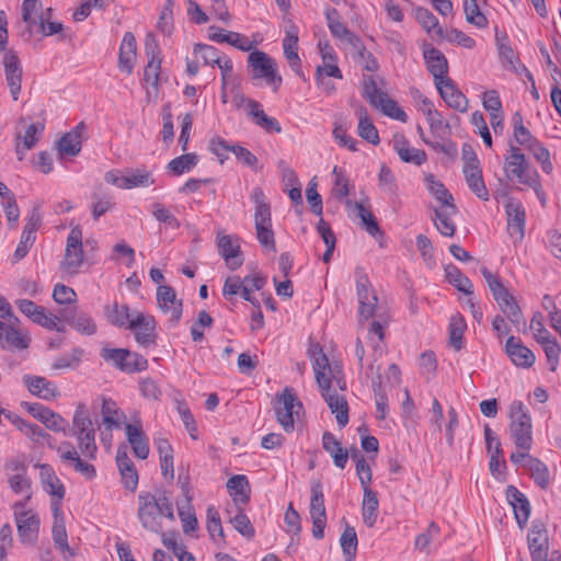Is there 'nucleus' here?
<instances>
[{
    "label": "nucleus",
    "instance_id": "nucleus-6",
    "mask_svg": "<svg viewBox=\"0 0 561 561\" xmlns=\"http://www.w3.org/2000/svg\"><path fill=\"white\" fill-rule=\"evenodd\" d=\"M28 332L21 327L18 317L10 310L0 313V347L10 351H23L30 346Z\"/></svg>",
    "mask_w": 561,
    "mask_h": 561
},
{
    "label": "nucleus",
    "instance_id": "nucleus-12",
    "mask_svg": "<svg viewBox=\"0 0 561 561\" xmlns=\"http://www.w3.org/2000/svg\"><path fill=\"white\" fill-rule=\"evenodd\" d=\"M101 357L121 371L133 374L146 370L148 360L140 354L126 348L103 347Z\"/></svg>",
    "mask_w": 561,
    "mask_h": 561
},
{
    "label": "nucleus",
    "instance_id": "nucleus-19",
    "mask_svg": "<svg viewBox=\"0 0 561 561\" xmlns=\"http://www.w3.org/2000/svg\"><path fill=\"white\" fill-rule=\"evenodd\" d=\"M140 346H149L156 341V320L154 317L138 311L129 323V329Z\"/></svg>",
    "mask_w": 561,
    "mask_h": 561
},
{
    "label": "nucleus",
    "instance_id": "nucleus-31",
    "mask_svg": "<svg viewBox=\"0 0 561 561\" xmlns=\"http://www.w3.org/2000/svg\"><path fill=\"white\" fill-rule=\"evenodd\" d=\"M116 465L122 477V483L129 491H135L138 485V473L127 455L125 445H121L116 451Z\"/></svg>",
    "mask_w": 561,
    "mask_h": 561
},
{
    "label": "nucleus",
    "instance_id": "nucleus-44",
    "mask_svg": "<svg viewBox=\"0 0 561 561\" xmlns=\"http://www.w3.org/2000/svg\"><path fill=\"white\" fill-rule=\"evenodd\" d=\"M463 174L471 192L474 193L480 199L488 201L490 195L482 176L481 168H463Z\"/></svg>",
    "mask_w": 561,
    "mask_h": 561
},
{
    "label": "nucleus",
    "instance_id": "nucleus-62",
    "mask_svg": "<svg viewBox=\"0 0 561 561\" xmlns=\"http://www.w3.org/2000/svg\"><path fill=\"white\" fill-rule=\"evenodd\" d=\"M53 540L56 546L67 558L66 553H68V557H72L73 552L68 543V535L66 530L65 520H59V523H53Z\"/></svg>",
    "mask_w": 561,
    "mask_h": 561
},
{
    "label": "nucleus",
    "instance_id": "nucleus-41",
    "mask_svg": "<svg viewBox=\"0 0 561 561\" xmlns=\"http://www.w3.org/2000/svg\"><path fill=\"white\" fill-rule=\"evenodd\" d=\"M227 489L236 505L245 504L250 499V484L244 474H236L227 481Z\"/></svg>",
    "mask_w": 561,
    "mask_h": 561
},
{
    "label": "nucleus",
    "instance_id": "nucleus-16",
    "mask_svg": "<svg viewBox=\"0 0 561 561\" xmlns=\"http://www.w3.org/2000/svg\"><path fill=\"white\" fill-rule=\"evenodd\" d=\"M309 514L312 522V536L316 539H322L327 525V513L322 485L319 482L311 485Z\"/></svg>",
    "mask_w": 561,
    "mask_h": 561
},
{
    "label": "nucleus",
    "instance_id": "nucleus-28",
    "mask_svg": "<svg viewBox=\"0 0 561 561\" xmlns=\"http://www.w3.org/2000/svg\"><path fill=\"white\" fill-rule=\"evenodd\" d=\"M27 411L39 422H42L48 430L54 432L66 433L68 422L60 414L51 409L41 404L33 403L28 407Z\"/></svg>",
    "mask_w": 561,
    "mask_h": 561
},
{
    "label": "nucleus",
    "instance_id": "nucleus-61",
    "mask_svg": "<svg viewBox=\"0 0 561 561\" xmlns=\"http://www.w3.org/2000/svg\"><path fill=\"white\" fill-rule=\"evenodd\" d=\"M376 108H379L385 115L397 119L399 122L405 123L408 121L407 113L398 105V103L391 100L386 93L380 102L375 105Z\"/></svg>",
    "mask_w": 561,
    "mask_h": 561
},
{
    "label": "nucleus",
    "instance_id": "nucleus-33",
    "mask_svg": "<svg viewBox=\"0 0 561 561\" xmlns=\"http://www.w3.org/2000/svg\"><path fill=\"white\" fill-rule=\"evenodd\" d=\"M298 26L290 24L286 28L285 37L283 39V49L289 66L299 75L301 70V61L298 56Z\"/></svg>",
    "mask_w": 561,
    "mask_h": 561
},
{
    "label": "nucleus",
    "instance_id": "nucleus-9",
    "mask_svg": "<svg viewBox=\"0 0 561 561\" xmlns=\"http://www.w3.org/2000/svg\"><path fill=\"white\" fill-rule=\"evenodd\" d=\"M504 173L508 181L518 184H535L538 172L533 169L525 154L514 145L510 146L508 153L504 159Z\"/></svg>",
    "mask_w": 561,
    "mask_h": 561
},
{
    "label": "nucleus",
    "instance_id": "nucleus-4",
    "mask_svg": "<svg viewBox=\"0 0 561 561\" xmlns=\"http://www.w3.org/2000/svg\"><path fill=\"white\" fill-rule=\"evenodd\" d=\"M72 435L76 436L81 455L88 460H94L98 454L95 428L87 407L77 405L72 417Z\"/></svg>",
    "mask_w": 561,
    "mask_h": 561
},
{
    "label": "nucleus",
    "instance_id": "nucleus-53",
    "mask_svg": "<svg viewBox=\"0 0 561 561\" xmlns=\"http://www.w3.org/2000/svg\"><path fill=\"white\" fill-rule=\"evenodd\" d=\"M419 110L426 117L430 128L433 133H438L445 125L442 114L436 110L433 102L427 98H423L419 105Z\"/></svg>",
    "mask_w": 561,
    "mask_h": 561
},
{
    "label": "nucleus",
    "instance_id": "nucleus-50",
    "mask_svg": "<svg viewBox=\"0 0 561 561\" xmlns=\"http://www.w3.org/2000/svg\"><path fill=\"white\" fill-rule=\"evenodd\" d=\"M456 205L445 206L435 210L436 219L435 226L437 230L445 237H453L456 231L455 224L450 220V217L456 215Z\"/></svg>",
    "mask_w": 561,
    "mask_h": 561
},
{
    "label": "nucleus",
    "instance_id": "nucleus-11",
    "mask_svg": "<svg viewBox=\"0 0 561 561\" xmlns=\"http://www.w3.org/2000/svg\"><path fill=\"white\" fill-rule=\"evenodd\" d=\"M104 180L121 190L148 187L156 182L152 172L146 168L126 169L125 171L111 170L105 173Z\"/></svg>",
    "mask_w": 561,
    "mask_h": 561
},
{
    "label": "nucleus",
    "instance_id": "nucleus-29",
    "mask_svg": "<svg viewBox=\"0 0 561 561\" xmlns=\"http://www.w3.org/2000/svg\"><path fill=\"white\" fill-rule=\"evenodd\" d=\"M327 24L333 37L348 44L353 48L360 46V39L340 20L339 12L335 9L328 10L325 13Z\"/></svg>",
    "mask_w": 561,
    "mask_h": 561
},
{
    "label": "nucleus",
    "instance_id": "nucleus-27",
    "mask_svg": "<svg viewBox=\"0 0 561 561\" xmlns=\"http://www.w3.org/2000/svg\"><path fill=\"white\" fill-rule=\"evenodd\" d=\"M507 232L511 238L520 241L525 234L526 213L519 202H508L505 206Z\"/></svg>",
    "mask_w": 561,
    "mask_h": 561
},
{
    "label": "nucleus",
    "instance_id": "nucleus-42",
    "mask_svg": "<svg viewBox=\"0 0 561 561\" xmlns=\"http://www.w3.org/2000/svg\"><path fill=\"white\" fill-rule=\"evenodd\" d=\"M524 468L528 471L536 485L542 490L549 488L552 476L546 463L534 457L528 458V463H525Z\"/></svg>",
    "mask_w": 561,
    "mask_h": 561
},
{
    "label": "nucleus",
    "instance_id": "nucleus-40",
    "mask_svg": "<svg viewBox=\"0 0 561 561\" xmlns=\"http://www.w3.org/2000/svg\"><path fill=\"white\" fill-rule=\"evenodd\" d=\"M218 250L230 270H237L242 265L243 260L240 255V247L234 244L229 236L218 237Z\"/></svg>",
    "mask_w": 561,
    "mask_h": 561
},
{
    "label": "nucleus",
    "instance_id": "nucleus-45",
    "mask_svg": "<svg viewBox=\"0 0 561 561\" xmlns=\"http://www.w3.org/2000/svg\"><path fill=\"white\" fill-rule=\"evenodd\" d=\"M485 1L486 0H463V12L467 23L479 30L486 28L489 25L488 18L480 8V2Z\"/></svg>",
    "mask_w": 561,
    "mask_h": 561
},
{
    "label": "nucleus",
    "instance_id": "nucleus-43",
    "mask_svg": "<svg viewBox=\"0 0 561 561\" xmlns=\"http://www.w3.org/2000/svg\"><path fill=\"white\" fill-rule=\"evenodd\" d=\"M248 115L253 119V122L265 129L268 133H280L282 127L276 118L267 116L262 108V105L254 101L250 103V107L247 110Z\"/></svg>",
    "mask_w": 561,
    "mask_h": 561
},
{
    "label": "nucleus",
    "instance_id": "nucleus-3",
    "mask_svg": "<svg viewBox=\"0 0 561 561\" xmlns=\"http://www.w3.org/2000/svg\"><path fill=\"white\" fill-rule=\"evenodd\" d=\"M481 274L484 277L493 298L497 302L502 312L515 325L519 327L525 324V319L522 310L510 290L504 286L501 278L493 274L488 267L481 268Z\"/></svg>",
    "mask_w": 561,
    "mask_h": 561
},
{
    "label": "nucleus",
    "instance_id": "nucleus-51",
    "mask_svg": "<svg viewBox=\"0 0 561 561\" xmlns=\"http://www.w3.org/2000/svg\"><path fill=\"white\" fill-rule=\"evenodd\" d=\"M424 182L427 191L443 205V207L454 205L453 195L448 192L443 182L435 178V175H425Z\"/></svg>",
    "mask_w": 561,
    "mask_h": 561
},
{
    "label": "nucleus",
    "instance_id": "nucleus-25",
    "mask_svg": "<svg viewBox=\"0 0 561 561\" xmlns=\"http://www.w3.org/2000/svg\"><path fill=\"white\" fill-rule=\"evenodd\" d=\"M423 57L428 72L434 78L435 84L448 79V61L439 49L427 46L423 50Z\"/></svg>",
    "mask_w": 561,
    "mask_h": 561
},
{
    "label": "nucleus",
    "instance_id": "nucleus-1",
    "mask_svg": "<svg viewBox=\"0 0 561 561\" xmlns=\"http://www.w3.org/2000/svg\"><path fill=\"white\" fill-rule=\"evenodd\" d=\"M309 356L321 396L335 415L340 427L348 423V404L345 399L346 381L340 366H331L319 344H311Z\"/></svg>",
    "mask_w": 561,
    "mask_h": 561
},
{
    "label": "nucleus",
    "instance_id": "nucleus-14",
    "mask_svg": "<svg viewBox=\"0 0 561 561\" xmlns=\"http://www.w3.org/2000/svg\"><path fill=\"white\" fill-rule=\"evenodd\" d=\"M18 535L23 543H33L37 539L41 519L37 513L26 510L25 503L15 502L12 505Z\"/></svg>",
    "mask_w": 561,
    "mask_h": 561
},
{
    "label": "nucleus",
    "instance_id": "nucleus-57",
    "mask_svg": "<svg viewBox=\"0 0 561 561\" xmlns=\"http://www.w3.org/2000/svg\"><path fill=\"white\" fill-rule=\"evenodd\" d=\"M64 319L68 321L77 331L85 335H92L96 332V324L93 319L84 313L69 314L65 313Z\"/></svg>",
    "mask_w": 561,
    "mask_h": 561
},
{
    "label": "nucleus",
    "instance_id": "nucleus-39",
    "mask_svg": "<svg viewBox=\"0 0 561 561\" xmlns=\"http://www.w3.org/2000/svg\"><path fill=\"white\" fill-rule=\"evenodd\" d=\"M322 447L328 454H330L335 467L340 469L345 468L348 460L347 449L342 447L340 440H337L331 432L327 431L323 433Z\"/></svg>",
    "mask_w": 561,
    "mask_h": 561
},
{
    "label": "nucleus",
    "instance_id": "nucleus-48",
    "mask_svg": "<svg viewBox=\"0 0 561 561\" xmlns=\"http://www.w3.org/2000/svg\"><path fill=\"white\" fill-rule=\"evenodd\" d=\"M467 330V322L460 313H455L450 317L448 333L449 344L455 351H460L463 347V334Z\"/></svg>",
    "mask_w": 561,
    "mask_h": 561
},
{
    "label": "nucleus",
    "instance_id": "nucleus-7",
    "mask_svg": "<svg viewBox=\"0 0 561 561\" xmlns=\"http://www.w3.org/2000/svg\"><path fill=\"white\" fill-rule=\"evenodd\" d=\"M510 432L519 449L529 450L533 445V425L530 414L522 401H514L510 407Z\"/></svg>",
    "mask_w": 561,
    "mask_h": 561
},
{
    "label": "nucleus",
    "instance_id": "nucleus-13",
    "mask_svg": "<svg viewBox=\"0 0 561 561\" xmlns=\"http://www.w3.org/2000/svg\"><path fill=\"white\" fill-rule=\"evenodd\" d=\"M274 410L277 422L285 432L289 433L294 431L295 420L302 411V403L291 388H285L280 394H277Z\"/></svg>",
    "mask_w": 561,
    "mask_h": 561
},
{
    "label": "nucleus",
    "instance_id": "nucleus-56",
    "mask_svg": "<svg viewBox=\"0 0 561 561\" xmlns=\"http://www.w3.org/2000/svg\"><path fill=\"white\" fill-rule=\"evenodd\" d=\"M445 271L446 277L451 285L466 295H472L473 286L471 280L457 266L448 265Z\"/></svg>",
    "mask_w": 561,
    "mask_h": 561
},
{
    "label": "nucleus",
    "instance_id": "nucleus-46",
    "mask_svg": "<svg viewBox=\"0 0 561 561\" xmlns=\"http://www.w3.org/2000/svg\"><path fill=\"white\" fill-rule=\"evenodd\" d=\"M356 113L358 116L357 131L359 137L373 145H378L380 141L379 134L373 121L369 118L366 108L360 106Z\"/></svg>",
    "mask_w": 561,
    "mask_h": 561
},
{
    "label": "nucleus",
    "instance_id": "nucleus-52",
    "mask_svg": "<svg viewBox=\"0 0 561 561\" xmlns=\"http://www.w3.org/2000/svg\"><path fill=\"white\" fill-rule=\"evenodd\" d=\"M394 149L400 159L404 162H411L421 165L426 161V153L422 149L409 147L404 139L394 141Z\"/></svg>",
    "mask_w": 561,
    "mask_h": 561
},
{
    "label": "nucleus",
    "instance_id": "nucleus-59",
    "mask_svg": "<svg viewBox=\"0 0 561 561\" xmlns=\"http://www.w3.org/2000/svg\"><path fill=\"white\" fill-rule=\"evenodd\" d=\"M218 68L221 72V89H220V99L224 104L229 102L228 99V85L232 81V71H233V64L231 58L224 55L221 60L218 62Z\"/></svg>",
    "mask_w": 561,
    "mask_h": 561
},
{
    "label": "nucleus",
    "instance_id": "nucleus-32",
    "mask_svg": "<svg viewBox=\"0 0 561 561\" xmlns=\"http://www.w3.org/2000/svg\"><path fill=\"white\" fill-rule=\"evenodd\" d=\"M137 56L136 38L131 32H126L123 36L118 53V69L126 75L134 70Z\"/></svg>",
    "mask_w": 561,
    "mask_h": 561
},
{
    "label": "nucleus",
    "instance_id": "nucleus-54",
    "mask_svg": "<svg viewBox=\"0 0 561 561\" xmlns=\"http://www.w3.org/2000/svg\"><path fill=\"white\" fill-rule=\"evenodd\" d=\"M43 129L44 126L39 123L27 126L22 137V144H16V153L20 160L23 159L26 151L31 150L36 145L38 136L42 134Z\"/></svg>",
    "mask_w": 561,
    "mask_h": 561
},
{
    "label": "nucleus",
    "instance_id": "nucleus-2",
    "mask_svg": "<svg viewBox=\"0 0 561 561\" xmlns=\"http://www.w3.org/2000/svg\"><path fill=\"white\" fill-rule=\"evenodd\" d=\"M137 517L141 526L152 533L159 534L174 523L173 505L164 494L140 492L137 497Z\"/></svg>",
    "mask_w": 561,
    "mask_h": 561
},
{
    "label": "nucleus",
    "instance_id": "nucleus-58",
    "mask_svg": "<svg viewBox=\"0 0 561 561\" xmlns=\"http://www.w3.org/2000/svg\"><path fill=\"white\" fill-rule=\"evenodd\" d=\"M198 162V157L195 153H186L172 159L168 163V169L174 175H181L190 172Z\"/></svg>",
    "mask_w": 561,
    "mask_h": 561
},
{
    "label": "nucleus",
    "instance_id": "nucleus-20",
    "mask_svg": "<svg viewBox=\"0 0 561 561\" xmlns=\"http://www.w3.org/2000/svg\"><path fill=\"white\" fill-rule=\"evenodd\" d=\"M527 543L531 561H548L549 537L542 524H533L527 535Z\"/></svg>",
    "mask_w": 561,
    "mask_h": 561
},
{
    "label": "nucleus",
    "instance_id": "nucleus-60",
    "mask_svg": "<svg viewBox=\"0 0 561 561\" xmlns=\"http://www.w3.org/2000/svg\"><path fill=\"white\" fill-rule=\"evenodd\" d=\"M340 545H341V548L343 550L346 561H354V559L356 557L358 540H357L356 531L353 527L347 526L344 529V531L340 538Z\"/></svg>",
    "mask_w": 561,
    "mask_h": 561
},
{
    "label": "nucleus",
    "instance_id": "nucleus-47",
    "mask_svg": "<svg viewBox=\"0 0 561 561\" xmlns=\"http://www.w3.org/2000/svg\"><path fill=\"white\" fill-rule=\"evenodd\" d=\"M83 124H79L75 129L62 136L58 142V149L61 154L76 156L81 150V131Z\"/></svg>",
    "mask_w": 561,
    "mask_h": 561
},
{
    "label": "nucleus",
    "instance_id": "nucleus-36",
    "mask_svg": "<svg viewBox=\"0 0 561 561\" xmlns=\"http://www.w3.org/2000/svg\"><path fill=\"white\" fill-rule=\"evenodd\" d=\"M138 311L130 309L127 305H119L117 302L104 307L106 320L114 327L125 329H129V323Z\"/></svg>",
    "mask_w": 561,
    "mask_h": 561
},
{
    "label": "nucleus",
    "instance_id": "nucleus-10",
    "mask_svg": "<svg viewBox=\"0 0 561 561\" xmlns=\"http://www.w3.org/2000/svg\"><path fill=\"white\" fill-rule=\"evenodd\" d=\"M83 236L79 226L71 228L67 240L65 254L60 261V272L64 276H75L80 273L84 264Z\"/></svg>",
    "mask_w": 561,
    "mask_h": 561
},
{
    "label": "nucleus",
    "instance_id": "nucleus-22",
    "mask_svg": "<svg viewBox=\"0 0 561 561\" xmlns=\"http://www.w3.org/2000/svg\"><path fill=\"white\" fill-rule=\"evenodd\" d=\"M146 54L149 60L144 70V83L147 88V93H150V88L154 91L158 90L159 77L161 70V58L159 56L160 50L156 41L147 39L146 42Z\"/></svg>",
    "mask_w": 561,
    "mask_h": 561
},
{
    "label": "nucleus",
    "instance_id": "nucleus-38",
    "mask_svg": "<svg viewBox=\"0 0 561 561\" xmlns=\"http://www.w3.org/2000/svg\"><path fill=\"white\" fill-rule=\"evenodd\" d=\"M41 483L45 492L53 497L62 500L65 496V486L60 479L56 476L54 469L49 465L39 466Z\"/></svg>",
    "mask_w": 561,
    "mask_h": 561
},
{
    "label": "nucleus",
    "instance_id": "nucleus-35",
    "mask_svg": "<svg viewBox=\"0 0 561 561\" xmlns=\"http://www.w3.org/2000/svg\"><path fill=\"white\" fill-rule=\"evenodd\" d=\"M209 39L217 43H227L242 51H249L252 48L250 39L237 32L224 31L220 27H209Z\"/></svg>",
    "mask_w": 561,
    "mask_h": 561
},
{
    "label": "nucleus",
    "instance_id": "nucleus-24",
    "mask_svg": "<svg viewBox=\"0 0 561 561\" xmlns=\"http://www.w3.org/2000/svg\"><path fill=\"white\" fill-rule=\"evenodd\" d=\"M3 68L7 84L14 101L19 99L22 84V67L19 57L12 50H9L3 56Z\"/></svg>",
    "mask_w": 561,
    "mask_h": 561
},
{
    "label": "nucleus",
    "instance_id": "nucleus-30",
    "mask_svg": "<svg viewBox=\"0 0 561 561\" xmlns=\"http://www.w3.org/2000/svg\"><path fill=\"white\" fill-rule=\"evenodd\" d=\"M435 87L437 88L442 99L446 102V104L449 107L461 113L468 110V99L456 87V84L450 78L436 83Z\"/></svg>",
    "mask_w": 561,
    "mask_h": 561
},
{
    "label": "nucleus",
    "instance_id": "nucleus-15",
    "mask_svg": "<svg viewBox=\"0 0 561 561\" xmlns=\"http://www.w3.org/2000/svg\"><path fill=\"white\" fill-rule=\"evenodd\" d=\"M356 294L359 305V319H370L375 314L378 298L371 288L367 275L358 271L356 272Z\"/></svg>",
    "mask_w": 561,
    "mask_h": 561
},
{
    "label": "nucleus",
    "instance_id": "nucleus-55",
    "mask_svg": "<svg viewBox=\"0 0 561 561\" xmlns=\"http://www.w3.org/2000/svg\"><path fill=\"white\" fill-rule=\"evenodd\" d=\"M512 122L514 127V139L517 144L529 149L533 145L538 142L528 128L524 126L520 113L516 112L512 117Z\"/></svg>",
    "mask_w": 561,
    "mask_h": 561
},
{
    "label": "nucleus",
    "instance_id": "nucleus-49",
    "mask_svg": "<svg viewBox=\"0 0 561 561\" xmlns=\"http://www.w3.org/2000/svg\"><path fill=\"white\" fill-rule=\"evenodd\" d=\"M378 506L379 501L377 493L370 488H366V490H364L362 515L367 527H373L375 525L378 516Z\"/></svg>",
    "mask_w": 561,
    "mask_h": 561
},
{
    "label": "nucleus",
    "instance_id": "nucleus-5",
    "mask_svg": "<svg viewBox=\"0 0 561 561\" xmlns=\"http://www.w3.org/2000/svg\"><path fill=\"white\" fill-rule=\"evenodd\" d=\"M251 201L255 205L254 221L257 241L262 247L272 252H276L275 237L272 229L271 206L261 187H254Z\"/></svg>",
    "mask_w": 561,
    "mask_h": 561
},
{
    "label": "nucleus",
    "instance_id": "nucleus-17",
    "mask_svg": "<svg viewBox=\"0 0 561 561\" xmlns=\"http://www.w3.org/2000/svg\"><path fill=\"white\" fill-rule=\"evenodd\" d=\"M57 454L64 463L71 467L87 480H93L96 477L95 467L84 461L70 442H62L57 448Z\"/></svg>",
    "mask_w": 561,
    "mask_h": 561
},
{
    "label": "nucleus",
    "instance_id": "nucleus-34",
    "mask_svg": "<svg viewBox=\"0 0 561 561\" xmlns=\"http://www.w3.org/2000/svg\"><path fill=\"white\" fill-rule=\"evenodd\" d=\"M102 423L107 431L118 430L125 425L126 415L112 398H103L101 405Z\"/></svg>",
    "mask_w": 561,
    "mask_h": 561
},
{
    "label": "nucleus",
    "instance_id": "nucleus-64",
    "mask_svg": "<svg viewBox=\"0 0 561 561\" xmlns=\"http://www.w3.org/2000/svg\"><path fill=\"white\" fill-rule=\"evenodd\" d=\"M415 16L421 26L430 34L435 32L437 35H443V28L439 26L437 18L427 9L417 8Z\"/></svg>",
    "mask_w": 561,
    "mask_h": 561
},
{
    "label": "nucleus",
    "instance_id": "nucleus-26",
    "mask_svg": "<svg viewBox=\"0 0 561 561\" xmlns=\"http://www.w3.org/2000/svg\"><path fill=\"white\" fill-rule=\"evenodd\" d=\"M505 353L517 367L529 368L536 360L533 351L524 345L520 339L513 335L510 336L505 343Z\"/></svg>",
    "mask_w": 561,
    "mask_h": 561
},
{
    "label": "nucleus",
    "instance_id": "nucleus-37",
    "mask_svg": "<svg viewBox=\"0 0 561 561\" xmlns=\"http://www.w3.org/2000/svg\"><path fill=\"white\" fill-rule=\"evenodd\" d=\"M506 497L512 505L515 518L519 526H524L530 515V504L517 488L510 485L506 490Z\"/></svg>",
    "mask_w": 561,
    "mask_h": 561
},
{
    "label": "nucleus",
    "instance_id": "nucleus-63",
    "mask_svg": "<svg viewBox=\"0 0 561 561\" xmlns=\"http://www.w3.org/2000/svg\"><path fill=\"white\" fill-rule=\"evenodd\" d=\"M151 207V214L157 221L172 229L180 228L181 224L179 219L172 214V211L165 205H163L162 203H154L152 204Z\"/></svg>",
    "mask_w": 561,
    "mask_h": 561
},
{
    "label": "nucleus",
    "instance_id": "nucleus-18",
    "mask_svg": "<svg viewBox=\"0 0 561 561\" xmlns=\"http://www.w3.org/2000/svg\"><path fill=\"white\" fill-rule=\"evenodd\" d=\"M125 435L134 455L139 459H147L150 453L149 438L144 432L141 419L137 415L133 422L125 423Z\"/></svg>",
    "mask_w": 561,
    "mask_h": 561
},
{
    "label": "nucleus",
    "instance_id": "nucleus-21",
    "mask_svg": "<svg viewBox=\"0 0 561 561\" xmlns=\"http://www.w3.org/2000/svg\"><path fill=\"white\" fill-rule=\"evenodd\" d=\"M22 382L32 396L44 401H54L60 397L57 385L43 376L26 374Z\"/></svg>",
    "mask_w": 561,
    "mask_h": 561
},
{
    "label": "nucleus",
    "instance_id": "nucleus-8",
    "mask_svg": "<svg viewBox=\"0 0 561 561\" xmlns=\"http://www.w3.org/2000/svg\"><path fill=\"white\" fill-rule=\"evenodd\" d=\"M247 62L253 80L264 81L274 91L279 89L283 79L275 59L262 50H254L249 54Z\"/></svg>",
    "mask_w": 561,
    "mask_h": 561
},
{
    "label": "nucleus",
    "instance_id": "nucleus-23",
    "mask_svg": "<svg viewBox=\"0 0 561 561\" xmlns=\"http://www.w3.org/2000/svg\"><path fill=\"white\" fill-rule=\"evenodd\" d=\"M157 304L170 321L178 323L182 317V300L178 299L175 290L168 285L157 288Z\"/></svg>",
    "mask_w": 561,
    "mask_h": 561
}]
</instances>
